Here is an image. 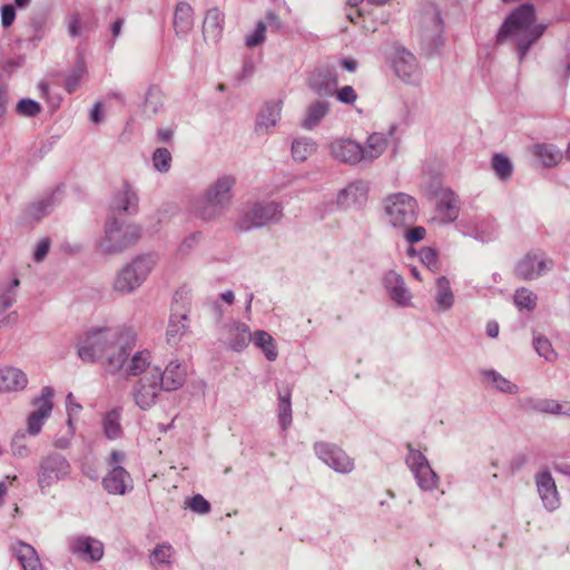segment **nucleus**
<instances>
[{
    "mask_svg": "<svg viewBox=\"0 0 570 570\" xmlns=\"http://www.w3.org/2000/svg\"><path fill=\"white\" fill-rule=\"evenodd\" d=\"M234 298H235V296L232 291H227L222 294V299L225 301L227 304H233Z\"/></svg>",
    "mask_w": 570,
    "mask_h": 570,
    "instance_id": "51",
    "label": "nucleus"
},
{
    "mask_svg": "<svg viewBox=\"0 0 570 570\" xmlns=\"http://www.w3.org/2000/svg\"><path fill=\"white\" fill-rule=\"evenodd\" d=\"M139 236L138 226L120 225L114 220L106 228V239L101 243V248L105 253H116L136 243Z\"/></svg>",
    "mask_w": 570,
    "mask_h": 570,
    "instance_id": "6",
    "label": "nucleus"
},
{
    "mask_svg": "<svg viewBox=\"0 0 570 570\" xmlns=\"http://www.w3.org/2000/svg\"><path fill=\"white\" fill-rule=\"evenodd\" d=\"M137 332L132 326H104L88 330L78 342V355L85 362L104 360L110 373L124 370L127 376H142L151 368V356L147 350L128 356L136 346Z\"/></svg>",
    "mask_w": 570,
    "mask_h": 570,
    "instance_id": "1",
    "label": "nucleus"
},
{
    "mask_svg": "<svg viewBox=\"0 0 570 570\" xmlns=\"http://www.w3.org/2000/svg\"><path fill=\"white\" fill-rule=\"evenodd\" d=\"M535 21L534 8L530 3H524L515 9L505 20L498 33V41L513 37L519 45H529L540 32L533 29Z\"/></svg>",
    "mask_w": 570,
    "mask_h": 570,
    "instance_id": "2",
    "label": "nucleus"
},
{
    "mask_svg": "<svg viewBox=\"0 0 570 570\" xmlns=\"http://www.w3.org/2000/svg\"><path fill=\"white\" fill-rule=\"evenodd\" d=\"M125 454L118 451H112L110 454V465L119 466V463L122 462Z\"/></svg>",
    "mask_w": 570,
    "mask_h": 570,
    "instance_id": "44",
    "label": "nucleus"
},
{
    "mask_svg": "<svg viewBox=\"0 0 570 570\" xmlns=\"http://www.w3.org/2000/svg\"><path fill=\"white\" fill-rule=\"evenodd\" d=\"M230 344L236 351H239L247 346L253 341V333L249 327L244 323H238L230 331Z\"/></svg>",
    "mask_w": 570,
    "mask_h": 570,
    "instance_id": "22",
    "label": "nucleus"
},
{
    "mask_svg": "<svg viewBox=\"0 0 570 570\" xmlns=\"http://www.w3.org/2000/svg\"><path fill=\"white\" fill-rule=\"evenodd\" d=\"M344 65L348 70H353L355 68V63L353 61H345Z\"/></svg>",
    "mask_w": 570,
    "mask_h": 570,
    "instance_id": "56",
    "label": "nucleus"
},
{
    "mask_svg": "<svg viewBox=\"0 0 570 570\" xmlns=\"http://www.w3.org/2000/svg\"><path fill=\"white\" fill-rule=\"evenodd\" d=\"M16 4L20 8L26 7L29 0H14Z\"/></svg>",
    "mask_w": 570,
    "mask_h": 570,
    "instance_id": "55",
    "label": "nucleus"
},
{
    "mask_svg": "<svg viewBox=\"0 0 570 570\" xmlns=\"http://www.w3.org/2000/svg\"><path fill=\"white\" fill-rule=\"evenodd\" d=\"M452 298V295L451 293H443L441 296H440V303L442 305H448L450 303Z\"/></svg>",
    "mask_w": 570,
    "mask_h": 570,
    "instance_id": "53",
    "label": "nucleus"
},
{
    "mask_svg": "<svg viewBox=\"0 0 570 570\" xmlns=\"http://www.w3.org/2000/svg\"><path fill=\"white\" fill-rule=\"evenodd\" d=\"M80 27H81V18L79 13H73L70 17L69 23H68V32L71 37H77L80 33Z\"/></svg>",
    "mask_w": 570,
    "mask_h": 570,
    "instance_id": "38",
    "label": "nucleus"
},
{
    "mask_svg": "<svg viewBox=\"0 0 570 570\" xmlns=\"http://www.w3.org/2000/svg\"><path fill=\"white\" fill-rule=\"evenodd\" d=\"M41 111L39 102L32 99H21L17 105V112L24 117H35Z\"/></svg>",
    "mask_w": 570,
    "mask_h": 570,
    "instance_id": "28",
    "label": "nucleus"
},
{
    "mask_svg": "<svg viewBox=\"0 0 570 570\" xmlns=\"http://www.w3.org/2000/svg\"><path fill=\"white\" fill-rule=\"evenodd\" d=\"M18 285H19V279H17V278H16V279L12 282V286H13V287H17Z\"/></svg>",
    "mask_w": 570,
    "mask_h": 570,
    "instance_id": "58",
    "label": "nucleus"
},
{
    "mask_svg": "<svg viewBox=\"0 0 570 570\" xmlns=\"http://www.w3.org/2000/svg\"><path fill=\"white\" fill-rule=\"evenodd\" d=\"M234 184V178L226 176L218 179L213 186H210L206 193L204 206L196 209L197 216L207 220L219 215L230 203V190Z\"/></svg>",
    "mask_w": 570,
    "mask_h": 570,
    "instance_id": "4",
    "label": "nucleus"
},
{
    "mask_svg": "<svg viewBox=\"0 0 570 570\" xmlns=\"http://www.w3.org/2000/svg\"><path fill=\"white\" fill-rule=\"evenodd\" d=\"M278 417L283 429L292 422L291 391L286 389L278 395Z\"/></svg>",
    "mask_w": 570,
    "mask_h": 570,
    "instance_id": "23",
    "label": "nucleus"
},
{
    "mask_svg": "<svg viewBox=\"0 0 570 570\" xmlns=\"http://www.w3.org/2000/svg\"><path fill=\"white\" fill-rule=\"evenodd\" d=\"M334 153L337 158L346 163H357L363 158L362 147L352 140L338 142L334 148Z\"/></svg>",
    "mask_w": 570,
    "mask_h": 570,
    "instance_id": "20",
    "label": "nucleus"
},
{
    "mask_svg": "<svg viewBox=\"0 0 570 570\" xmlns=\"http://www.w3.org/2000/svg\"><path fill=\"white\" fill-rule=\"evenodd\" d=\"M114 209L117 212H126L135 214L138 209V197L131 188L125 184L121 194L117 195L114 200Z\"/></svg>",
    "mask_w": 570,
    "mask_h": 570,
    "instance_id": "19",
    "label": "nucleus"
},
{
    "mask_svg": "<svg viewBox=\"0 0 570 570\" xmlns=\"http://www.w3.org/2000/svg\"><path fill=\"white\" fill-rule=\"evenodd\" d=\"M515 302L520 307L531 308L534 305V299L531 297V295L522 289L519 291L515 295Z\"/></svg>",
    "mask_w": 570,
    "mask_h": 570,
    "instance_id": "37",
    "label": "nucleus"
},
{
    "mask_svg": "<svg viewBox=\"0 0 570 570\" xmlns=\"http://www.w3.org/2000/svg\"><path fill=\"white\" fill-rule=\"evenodd\" d=\"M70 472L69 462L60 454L46 456L40 464L39 484L43 489L66 478Z\"/></svg>",
    "mask_w": 570,
    "mask_h": 570,
    "instance_id": "8",
    "label": "nucleus"
},
{
    "mask_svg": "<svg viewBox=\"0 0 570 570\" xmlns=\"http://www.w3.org/2000/svg\"><path fill=\"white\" fill-rule=\"evenodd\" d=\"M50 243L48 239H42L35 252V259L41 262L49 252Z\"/></svg>",
    "mask_w": 570,
    "mask_h": 570,
    "instance_id": "41",
    "label": "nucleus"
},
{
    "mask_svg": "<svg viewBox=\"0 0 570 570\" xmlns=\"http://www.w3.org/2000/svg\"><path fill=\"white\" fill-rule=\"evenodd\" d=\"M279 216L281 210L278 205L275 203L256 205L242 217L239 220V228L249 229L253 227H261L269 222L277 220Z\"/></svg>",
    "mask_w": 570,
    "mask_h": 570,
    "instance_id": "9",
    "label": "nucleus"
},
{
    "mask_svg": "<svg viewBox=\"0 0 570 570\" xmlns=\"http://www.w3.org/2000/svg\"><path fill=\"white\" fill-rule=\"evenodd\" d=\"M158 135L161 140L166 141L170 139V137L173 136V131L170 129H161L159 130Z\"/></svg>",
    "mask_w": 570,
    "mask_h": 570,
    "instance_id": "50",
    "label": "nucleus"
},
{
    "mask_svg": "<svg viewBox=\"0 0 570 570\" xmlns=\"http://www.w3.org/2000/svg\"><path fill=\"white\" fill-rule=\"evenodd\" d=\"M337 97L344 104H353L356 100L354 89L350 86L343 87L338 91Z\"/></svg>",
    "mask_w": 570,
    "mask_h": 570,
    "instance_id": "39",
    "label": "nucleus"
},
{
    "mask_svg": "<svg viewBox=\"0 0 570 570\" xmlns=\"http://www.w3.org/2000/svg\"><path fill=\"white\" fill-rule=\"evenodd\" d=\"M153 163L157 170L167 171L170 168L171 155L166 148H158L153 155Z\"/></svg>",
    "mask_w": 570,
    "mask_h": 570,
    "instance_id": "27",
    "label": "nucleus"
},
{
    "mask_svg": "<svg viewBox=\"0 0 570 570\" xmlns=\"http://www.w3.org/2000/svg\"><path fill=\"white\" fill-rule=\"evenodd\" d=\"M122 23H124V20H122V19H117V20L112 23L111 32H112V36H114V37L119 36L120 30H121V27H122Z\"/></svg>",
    "mask_w": 570,
    "mask_h": 570,
    "instance_id": "49",
    "label": "nucleus"
},
{
    "mask_svg": "<svg viewBox=\"0 0 570 570\" xmlns=\"http://www.w3.org/2000/svg\"><path fill=\"white\" fill-rule=\"evenodd\" d=\"M156 263L153 255L136 257L117 273L112 284L114 291L121 295L132 293L146 281Z\"/></svg>",
    "mask_w": 570,
    "mask_h": 570,
    "instance_id": "3",
    "label": "nucleus"
},
{
    "mask_svg": "<svg viewBox=\"0 0 570 570\" xmlns=\"http://www.w3.org/2000/svg\"><path fill=\"white\" fill-rule=\"evenodd\" d=\"M159 380V368H151L132 386L131 395L139 409L146 411L156 404L160 391L164 390Z\"/></svg>",
    "mask_w": 570,
    "mask_h": 570,
    "instance_id": "5",
    "label": "nucleus"
},
{
    "mask_svg": "<svg viewBox=\"0 0 570 570\" xmlns=\"http://www.w3.org/2000/svg\"><path fill=\"white\" fill-rule=\"evenodd\" d=\"M16 301L14 293L10 289L0 295V308L2 311L8 309L13 305Z\"/></svg>",
    "mask_w": 570,
    "mask_h": 570,
    "instance_id": "40",
    "label": "nucleus"
},
{
    "mask_svg": "<svg viewBox=\"0 0 570 570\" xmlns=\"http://www.w3.org/2000/svg\"><path fill=\"white\" fill-rule=\"evenodd\" d=\"M494 167L498 174L502 177H507L511 173L510 161L501 155L495 156Z\"/></svg>",
    "mask_w": 570,
    "mask_h": 570,
    "instance_id": "35",
    "label": "nucleus"
},
{
    "mask_svg": "<svg viewBox=\"0 0 570 570\" xmlns=\"http://www.w3.org/2000/svg\"><path fill=\"white\" fill-rule=\"evenodd\" d=\"M121 413L120 410L114 409L106 413L102 420V428L105 435L110 440H116L122 434L120 424Z\"/></svg>",
    "mask_w": 570,
    "mask_h": 570,
    "instance_id": "21",
    "label": "nucleus"
},
{
    "mask_svg": "<svg viewBox=\"0 0 570 570\" xmlns=\"http://www.w3.org/2000/svg\"><path fill=\"white\" fill-rule=\"evenodd\" d=\"M189 508L194 512L206 514L210 511V503L203 495L196 494L190 499Z\"/></svg>",
    "mask_w": 570,
    "mask_h": 570,
    "instance_id": "34",
    "label": "nucleus"
},
{
    "mask_svg": "<svg viewBox=\"0 0 570 570\" xmlns=\"http://www.w3.org/2000/svg\"><path fill=\"white\" fill-rule=\"evenodd\" d=\"M71 551L82 560L98 561L104 556L102 543L91 537H78L70 542Z\"/></svg>",
    "mask_w": 570,
    "mask_h": 570,
    "instance_id": "11",
    "label": "nucleus"
},
{
    "mask_svg": "<svg viewBox=\"0 0 570 570\" xmlns=\"http://www.w3.org/2000/svg\"><path fill=\"white\" fill-rule=\"evenodd\" d=\"M413 212H414V206H413V202L410 197H407V198L401 197V199L399 202L393 203V205L389 207L390 215L395 218L397 215H404L405 213L412 214Z\"/></svg>",
    "mask_w": 570,
    "mask_h": 570,
    "instance_id": "31",
    "label": "nucleus"
},
{
    "mask_svg": "<svg viewBox=\"0 0 570 570\" xmlns=\"http://www.w3.org/2000/svg\"><path fill=\"white\" fill-rule=\"evenodd\" d=\"M316 142L306 139H297L292 145L293 158L297 161H304L307 157L316 151Z\"/></svg>",
    "mask_w": 570,
    "mask_h": 570,
    "instance_id": "25",
    "label": "nucleus"
},
{
    "mask_svg": "<svg viewBox=\"0 0 570 570\" xmlns=\"http://www.w3.org/2000/svg\"><path fill=\"white\" fill-rule=\"evenodd\" d=\"M422 255H423V259L428 263V264H435V253L433 252V249L431 248H424L422 250Z\"/></svg>",
    "mask_w": 570,
    "mask_h": 570,
    "instance_id": "46",
    "label": "nucleus"
},
{
    "mask_svg": "<svg viewBox=\"0 0 570 570\" xmlns=\"http://www.w3.org/2000/svg\"><path fill=\"white\" fill-rule=\"evenodd\" d=\"M498 332H499L498 325L494 324V325L489 326V335L491 337H495L498 335Z\"/></svg>",
    "mask_w": 570,
    "mask_h": 570,
    "instance_id": "54",
    "label": "nucleus"
},
{
    "mask_svg": "<svg viewBox=\"0 0 570 570\" xmlns=\"http://www.w3.org/2000/svg\"><path fill=\"white\" fill-rule=\"evenodd\" d=\"M7 110V91L0 87V118Z\"/></svg>",
    "mask_w": 570,
    "mask_h": 570,
    "instance_id": "45",
    "label": "nucleus"
},
{
    "mask_svg": "<svg viewBox=\"0 0 570 570\" xmlns=\"http://www.w3.org/2000/svg\"><path fill=\"white\" fill-rule=\"evenodd\" d=\"M173 554L174 549L170 544H158L151 553L153 562L168 564L170 563V558L173 557Z\"/></svg>",
    "mask_w": 570,
    "mask_h": 570,
    "instance_id": "29",
    "label": "nucleus"
},
{
    "mask_svg": "<svg viewBox=\"0 0 570 570\" xmlns=\"http://www.w3.org/2000/svg\"><path fill=\"white\" fill-rule=\"evenodd\" d=\"M282 112V102H269L265 106L263 111L261 112L257 124V131H267L271 127H274L277 121L281 119Z\"/></svg>",
    "mask_w": 570,
    "mask_h": 570,
    "instance_id": "18",
    "label": "nucleus"
},
{
    "mask_svg": "<svg viewBox=\"0 0 570 570\" xmlns=\"http://www.w3.org/2000/svg\"><path fill=\"white\" fill-rule=\"evenodd\" d=\"M16 18V11L12 6L6 4L1 9V23L4 28L10 27Z\"/></svg>",
    "mask_w": 570,
    "mask_h": 570,
    "instance_id": "36",
    "label": "nucleus"
},
{
    "mask_svg": "<svg viewBox=\"0 0 570 570\" xmlns=\"http://www.w3.org/2000/svg\"><path fill=\"white\" fill-rule=\"evenodd\" d=\"M85 73H86V68H85L83 63H79L76 67V69L67 77L66 90L69 94H72L78 89L80 81L83 78Z\"/></svg>",
    "mask_w": 570,
    "mask_h": 570,
    "instance_id": "30",
    "label": "nucleus"
},
{
    "mask_svg": "<svg viewBox=\"0 0 570 570\" xmlns=\"http://www.w3.org/2000/svg\"><path fill=\"white\" fill-rule=\"evenodd\" d=\"M174 28L176 35H185L193 28V8L189 3L178 2L174 12Z\"/></svg>",
    "mask_w": 570,
    "mask_h": 570,
    "instance_id": "16",
    "label": "nucleus"
},
{
    "mask_svg": "<svg viewBox=\"0 0 570 570\" xmlns=\"http://www.w3.org/2000/svg\"><path fill=\"white\" fill-rule=\"evenodd\" d=\"M224 28V13L218 8L207 10L204 22L203 33L205 39L216 41Z\"/></svg>",
    "mask_w": 570,
    "mask_h": 570,
    "instance_id": "15",
    "label": "nucleus"
},
{
    "mask_svg": "<svg viewBox=\"0 0 570 570\" xmlns=\"http://www.w3.org/2000/svg\"><path fill=\"white\" fill-rule=\"evenodd\" d=\"M45 208V204L42 202L38 203V204H33L31 207H30V210L32 216L37 219H40L41 216H42V209Z\"/></svg>",
    "mask_w": 570,
    "mask_h": 570,
    "instance_id": "47",
    "label": "nucleus"
},
{
    "mask_svg": "<svg viewBox=\"0 0 570 570\" xmlns=\"http://www.w3.org/2000/svg\"><path fill=\"white\" fill-rule=\"evenodd\" d=\"M105 490L110 494L122 495L127 490L132 489V481L129 473L121 466H114L104 478Z\"/></svg>",
    "mask_w": 570,
    "mask_h": 570,
    "instance_id": "13",
    "label": "nucleus"
},
{
    "mask_svg": "<svg viewBox=\"0 0 570 570\" xmlns=\"http://www.w3.org/2000/svg\"><path fill=\"white\" fill-rule=\"evenodd\" d=\"M99 110H100V104L97 102L91 112V119L94 122H99Z\"/></svg>",
    "mask_w": 570,
    "mask_h": 570,
    "instance_id": "52",
    "label": "nucleus"
},
{
    "mask_svg": "<svg viewBox=\"0 0 570 570\" xmlns=\"http://www.w3.org/2000/svg\"><path fill=\"white\" fill-rule=\"evenodd\" d=\"M383 145H385V140L377 134H374L368 138V146L371 148L380 147Z\"/></svg>",
    "mask_w": 570,
    "mask_h": 570,
    "instance_id": "43",
    "label": "nucleus"
},
{
    "mask_svg": "<svg viewBox=\"0 0 570 570\" xmlns=\"http://www.w3.org/2000/svg\"><path fill=\"white\" fill-rule=\"evenodd\" d=\"M538 489L543 501L550 500V503H553V499L556 498V485L549 474H542L539 478Z\"/></svg>",
    "mask_w": 570,
    "mask_h": 570,
    "instance_id": "26",
    "label": "nucleus"
},
{
    "mask_svg": "<svg viewBox=\"0 0 570 570\" xmlns=\"http://www.w3.org/2000/svg\"><path fill=\"white\" fill-rule=\"evenodd\" d=\"M186 321L187 318L184 315L180 316L179 318H171L169 321L166 331L167 342L169 344H176L177 342L180 341V338L187 331Z\"/></svg>",
    "mask_w": 570,
    "mask_h": 570,
    "instance_id": "24",
    "label": "nucleus"
},
{
    "mask_svg": "<svg viewBox=\"0 0 570 570\" xmlns=\"http://www.w3.org/2000/svg\"><path fill=\"white\" fill-rule=\"evenodd\" d=\"M254 346L263 352L265 357L273 362L278 357V351L276 346V342L273 336L263 330H257L253 333Z\"/></svg>",
    "mask_w": 570,
    "mask_h": 570,
    "instance_id": "17",
    "label": "nucleus"
},
{
    "mask_svg": "<svg viewBox=\"0 0 570 570\" xmlns=\"http://www.w3.org/2000/svg\"><path fill=\"white\" fill-rule=\"evenodd\" d=\"M28 383L29 379L21 368L9 365L0 367V394L22 392Z\"/></svg>",
    "mask_w": 570,
    "mask_h": 570,
    "instance_id": "10",
    "label": "nucleus"
},
{
    "mask_svg": "<svg viewBox=\"0 0 570 570\" xmlns=\"http://www.w3.org/2000/svg\"><path fill=\"white\" fill-rule=\"evenodd\" d=\"M11 551L16 556L23 570H42V564L38 553L32 546L19 541L11 547Z\"/></svg>",
    "mask_w": 570,
    "mask_h": 570,
    "instance_id": "14",
    "label": "nucleus"
},
{
    "mask_svg": "<svg viewBox=\"0 0 570 570\" xmlns=\"http://www.w3.org/2000/svg\"><path fill=\"white\" fill-rule=\"evenodd\" d=\"M544 164H546V165H550V164H551V161H550V160H544Z\"/></svg>",
    "mask_w": 570,
    "mask_h": 570,
    "instance_id": "60",
    "label": "nucleus"
},
{
    "mask_svg": "<svg viewBox=\"0 0 570 570\" xmlns=\"http://www.w3.org/2000/svg\"><path fill=\"white\" fill-rule=\"evenodd\" d=\"M266 37V26L264 22H258L255 30L250 36L246 38V46L249 48H254L262 42H264Z\"/></svg>",
    "mask_w": 570,
    "mask_h": 570,
    "instance_id": "33",
    "label": "nucleus"
},
{
    "mask_svg": "<svg viewBox=\"0 0 570 570\" xmlns=\"http://www.w3.org/2000/svg\"><path fill=\"white\" fill-rule=\"evenodd\" d=\"M56 446H58V448H66L67 446V441L59 440V441L56 442Z\"/></svg>",
    "mask_w": 570,
    "mask_h": 570,
    "instance_id": "57",
    "label": "nucleus"
},
{
    "mask_svg": "<svg viewBox=\"0 0 570 570\" xmlns=\"http://www.w3.org/2000/svg\"><path fill=\"white\" fill-rule=\"evenodd\" d=\"M160 383L165 391H176L181 387L186 381L187 368L178 361H171L164 371L159 368Z\"/></svg>",
    "mask_w": 570,
    "mask_h": 570,
    "instance_id": "12",
    "label": "nucleus"
},
{
    "mask_svg": "<svg viewBox=\"0 0 570 570\" xmlns=\"http://www.w3.org/2000/svg\"><path fill=\"white\" fill-rule=\"evenodd\" d=\"M52 397L53 390L50 386H45L41 389L40 395L33 399L35 410L27 419V432L30 435H38L46 420L50 416L53 407Z\"/></svg>",
    "mask_w": 570,
    "mask_h": 570,
    "instance_id": "7",
    "label": "nucleus"
},
{
    "mask_svg": "<svg viewBox=\"0 0 570 570\" xmlns=\"http://www.w3.org/2000/svg\"><path fill=\"white\" fill-rule=\"evenodd\" d=\"M393 297L399 302V303H404L405 302V291L401 287H395L393 289Z\"/></svg>",
    "mask_w": 570,
    "mask_h": 570,
    "instance_id": "48",
    "label": "nucleus"
},
{
    "mask_svg": "<svg viewBox=\"0 0 570 570\" xmlns=\"http://www.w3.org/2000/svg\"><path fill=\"white\" fill-rule=\"evenodd\" d=\"M321 121V105L318 102L312 105L307 111L305 119L302 122V126L305 129L315 128Z\"/></svg>",
    "mask_w": 570,
    "mask_h": 570,
    "instance_id": "32",
    "label": "nucleus"
},
{
    "mask_svg": "<svg viewBox=\"0 0 570 570\" xmlns=\"http://www.w3.org/2000/svg\"><path fill=\"white\" fill-rule=\"evenodd\" d=\"M425 236V229L423 227H415L407 233V240L411 243L419 242Z\"/></svg>",
    "mask_w": 570,
    "mask_h": 570,
    "instance_id": "42",
    "label": "nucleus"
},
{
    "mask_svg": "<svg viewBox=\"0 0 570 570\" xmlns=\"http://www.w3.org/2000/svg\"><path fill=\"white\" fill-rule=\"evenodd\" d=\"M218 89H219V90H224V89H225V86H224V85H219V86H218Z\"/></svg>",
    "mask_w": 570,
    "mask_h": 570,
    "instance_id": "59",
    "label": "nucleus"
}]
</instances>
